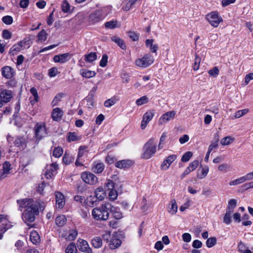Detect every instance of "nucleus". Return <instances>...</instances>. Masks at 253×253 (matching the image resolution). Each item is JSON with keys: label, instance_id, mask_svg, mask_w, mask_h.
Here are the masks:
<instances>
[{"label": "nucleus", "instance_id": "obj_1", "mask_svg": "<svg viewBox=\"0 0 253 253\" xmlns=\"http://www.w3.org/2000/svg\"><path fill=\"white\" fill-rule=\"evenodd\" d=\"M44 209L39 202H36L29 207L25 209L22 214V219L24 222L29 225V223L33 222L35 220V216L39 213V210Z\"/></svg>", "mask_w": 253, "mask_h": 253}, {"label": "nucleus", "instance_id": "obj_2", "mask_svg": "<svg viewBox=\"0 0 253 253\" xmlns=\"http://www.w3.org/2000/svg\"><path fill=\"white\" fill-rule=\"evenodd\" d=\"M111 209V204L105 203L98 208L92 210V215L94 219L99 221H106L109 216V210Z\"/></svg>", "mask_w": 253, "mask_h": 253}, {"label": "nucleus", "instance_id": "obj_3", "mask_svg": "<svg viewBox=\"0 0 253 253\" xmlns=\"http://www.w3.org/2000/svg\"><path fill=\"white\" fill-rule=\"evenodd\" d=\"M157 149V143L155 139L150 138L144 145L143 147V153L142 158L145 159L151 158L156 153Z\"/></svg>", "mask_w": 253, "mask_h": 253}, {"label": "nucleus", "instance_id": "obj_4", "mask_svg": "<svg viewBox=\"0 0 253 253\" xmlns=\"http://www.w3.org/2000/svg\"><path fill=\"white\" fill-rule=\"evenodd\" d=\"M107 8L103 7L97 9L89 14L88 21L89 22L95 24L103 20L107 15Z\"/></svg>", "mask_w": 253, "mask_h": 253}, {"label": "nucleus", "instance_id": "obj_5", "mask_svg": "<svg viewBox=\"0 0 253 253\" xmlns=\"http://www.w3.org/2000/svg\"><path fill=\"white\" fill-rule=\"evenodd\" d=\"M153 57L149 54H145L143 57L137 59L135 61V64L138 67L145 68L154 62Z\"/></svg>", "mask_w": 253, "mask_h": 253}, {"label": "nucleus", "instance_id": "obj_6", "mask_svg": "<svg viewBox=\"0 0 253 253\" xmlns=\"http://www.w3.org/2000/svg\"><path fill=\"white\" fill-rule=\"evenodd\" d=\"M35 137L36 141L38 142L42 138L46 136L47 131L45 126L44 123H38L36 124L34 127Z\"/></svg>", "mask_w": 253, "mask_h": 253}, {"label": "nucleus", "instance_id": "obj_7", "mask_svg": "<svg viewBox=\"0 0 253 253\" xmlns=\"http://www.w3.org/2000/svg\"><path fill=\"white\" fill-rule=\"evenodd\" d=\"M206 19L210 24L214 27H217L223 20L221 17L216 11H212L208 14L206 15Z\"/></svg>", "mask_w": 253, "mask_h": 253}, {"label": "nucleus", "instance_id": "obj_8", "mask_svg": "<svg viewBox=\"0 0 253 253\" xmlns=\"http://www.w3.org/2000/svg\"><path fill=\"white\" fill-rule=\"evenodd\" d=\"M81 178L86 183L93 185L98 180L97 177L93 173L89 172H84L81 175Z\"/></svg>", "mask_w": 253, "mask_h": 253}, {"label": "nucleus", "instance_id": "obj_9", "mask_svg": "<svg viewBox=\"0 0 253 253\" xmlns=\"http://www.w3.org/2000/svg\"><path fill=\"white\" fill-rule=\"evenodd\" d=\"M58 168V165L56 163H53L49 166H47L45 169L44 173L45 177L47 179L51 178L53 176L56 174Z\"/></svg>", "mask_w": 253, "mask_h": 253}, {"label": "nucleus", "instance_id": "obj_10", "mask_svg": "<svg viewBox=\"0 0 253 253\" xmlns=\"http://www.w3.org/2000/svg\"><path fill=\"white\" fill-rule=\"evenodd\" d=\"M17 204L18 206V210L22 211L23 209H27V207H29L30 205L34 204L33 199L31 198H25L20 199L17 200Z\"/></svg>", "mask_w": 253, "mask_h": 253}, {"label": "nucleus", "instance_id": "obj_11", "mask_svg": "<svg viewBox=\"0 0 253 253\" xmlns=\"http://www.w3.org/2000/svg\"><path fill=\"white\" fill-rule=\"evenodd\" d=\"M176 113L174 111H169L163 114L159 119V123L160 125L166 123L174 118Z\"/></svg>", "mask_w": 253, "mask_h": 253}, {"label": "nucleus", "instance_id": "obj_12", "mask_svg": "<svg viewBox=\"0 0 253 253\" xmlns=\"http://www.w3.org/2000/svg\"><path fill=\"white\" fill-rule=\"evenodd\" d=\"M26 43V41L22 40L19 42L13 45L9 50V53L12 55L16 54L25 46Z\"/></svg>", "mask_w": 253, "mask_h": 253}, {"label": "nucleus", "instance_id": "obj_13", "mask_svg": "<svg viewBox=\"0 0 253 253\" xmlns=\"http://www.w3.org/2000/svg\"><path fill=\"white\" fill-rule=\"evenodd\" d=\"M122 242L120 239H119L117 233H114L113 234V237L109 242V247L111 249L114 250L121 245Z\"/></svg>", "mask_w": 253, "mask_h": 253}, {"label": "nucleus", "instance_id": "obj_14", "mask_svg": "<svg viewBox=\"0 0 253 253\" xmlns=\"http://www.w3.org/2000/svg\"><path fill=\"white\" fill-rule=\"evenodd\" d=\"M71 58L69 53L56 55L53 57V61L56 63H64L68 61Z\"/></svg>", "mask_w": 253, "mask_h": 253}, {"label": "nucleus", "instance_id": "obj_15", "mask_svg": "<svg viewBox=\"0 0 253 253\" xmlns=\"http://www.w3.org/2000/svg\"><path fill=\"white\" fill-rule=\"evenodd\" d=\"M13 97L11 90L3 89L1 91L0 98L1 101L4 103L9 102Z\"/></svg>", "mask_w": 253, "mask_h": 253}, {"label": "nucleus", "instance_id": "obj_16", "mask_svg": "<svg viewBox=\"0 0 253 253\" xmlns=\"http://www.w3.org/2000/svg\"><path fill=\"white\" fill-rule=\"evenodd\" d=\"M11 169V164L8 162H5L2 166V169L0 170V180L5 178Z\"/></svg>", "mask_w": 253, "mask_h": 253}, {"label": "nucleus", "instance_id": "obj_17", "mask_svg": "<svg viewBox=\"0 0 253 253\" xmlns=\"http://www.w3.org/2000/svg\"><path fill=\"white\" fill-rule=\"evenodd\" d=\"M55 196L56 208L62 209L65 205L64 195L60 192H56L55 193Z\"/></svg>", "mask_w": 253, "mask_h": 253}, {"label": "nucleus", "instance_id": "obj_18", "mask_svg": "<svg viewBox=\"0 0 253 253\" xmlns=\"http://www.w3.org/2000/svg\"><path fill=\"white\" fill-rule=\"evenodd\" d=\"M78 247L80 251L86 253H91V250L89 247L87 242L84 240H78Z\"/></svg>", "mask_w": 253, "mask_h": 253}, {"label": "nucleus", "instance_id": "obj_19", "mask_svg": "<svg viewBox=\"0 0 253 253\" xmlns=\"http://www.w3.org/2000/svg\"><path fill=\"white\" fill-rule=\"evenodd\" d=\"M14 73V70L10 66H5L1 69L2 76L7 79L12 78Z\"/></svg>", "mask_w": 253, "mask_h": 253}, {"label": "nucleus", "instance_id": "obj_20", "mask_svg": "<svg viewBox=\"0 0 253 253\" xmlns=\"http://www.w3.org/2000/svg\"><path fill=\"white\" fill-rule=\"evenodd\" d=\"M176 155L174 154L168 156L161 165L162 168L165 170L168 169L170 165L176 159Z\"/></svg>", "mask_w": 253, "mask_h": 253}, {"label": "nucleus", "instance_id": "obj_21", "mask_svg": "<svg viewBox=\"0 0 253 253\" xmlns=\"http://www.w3.org/2000/svg\"><path fill=\"white\" fill-rule=\"evenodd\" d=\"M63 115V112L59 108H54L51 113V117L53 121H58L60 120Z\"/></svg>", "mask_w": 253, "mask_h": 253}, {"label": "nucleus", "instance_id": "obj_22", "mask_svg": "<svg viewBox=\"0 0 253 253\" xmlns=\"http://www.w3.org/2000/svg\"><path fill=\"white\" fill-rule=\"evenodd\" d=\"M111 209L109 210V212L112 213L113 217L116 219H121L123 216V213L120 210L116 207L113 206L111 204Z\"/></svg>", "mask_w": 253, "mask_h": 253}, {"label": "nucleus", "instance_id": "obj_23", "mask_svg": "<svg viewBox=\"0 0 253 253\" xmlns=\"http://www.w3.org/2000/svg\"><path fill=\"white\" fill-rule=\"evenodd\" d=\"M30 92L32 94L33 98L31 97L30 98L31 104L33 105L37 102H38L39 100V96L38 93V91L35 87H32L30 89Z\"/></svg>", "mask_w": 253, "mask_h": 253}, {"label": "nucleus", "instance_id": "obj_24", "mask_svg": "<svg viewBox=\"0 0 253 253\" xmlns=\"http://www.w3.org/2000/svg\"><path fill=\"white\" fill-rule=\"evenodd\" d=\"M14 144L17 147L24 148L26 146V139L23 136H18L15 139Z\"/></svg>", "mask_w": 253, "mask_h": 253}, {"label": "nucleus", "instance_id": "obj_25", "mask_svg": "<svg viewBox=\"0 0 253 253\" xmlns=\"http://www.w3.org/2000/svg\"><path fill=\"white\" fill-rule=\"evenodd\" d=\"M80 74L84 78L89 79L94 77L96 73L95 71L82 69L80 70Z\"/></svg>", "mask_w": 253, "mask_h": 253}, {"label": "nucleus", "instance_id": "obj_26", "mask_svg": "<svg viewBox=\"0 0 253 253\" xmlns=\"http://www.w3.org/2000/svg\"><path fill=\"white\" fill-rule=\"evenodd\" d=\"M94 193L96 198L99 201L103 200L105 196V191L101 187L97 188Z\"/></svg>", "mask_w": 253, "mask_h": 253}, {"label": "nucleus", "instance_id": "obj_27", "mask_svg": "<svg viewBox=\"0 0 253 253\" xmlns=\"http://www.w3.org/2000/svg\"><path fill=\"white\" fill-rule=\"evenodd\" d=\"M154 40L153 39H147L145 41V44L147 47H149L150 50L154 52H157V51L158 49V45L157 44H153Z\"/></svg>", "mask_w": 253, "mask_h": 253}, {"label": "nucleus", "instance_id": "obj_28", "mask_svg": "<svg viewBox=\"0 0 253 253\" xmlns=\"http://www.w3.org/2000/svg\"><path fill=\"white\" fill-rule=\"evenodd\" d=\"M131 163V162L129 160H124L117 162L115 164V166L116 167L120 169L126 168L129 167Z\"/></svg>", "mask_w": 253, "mask_h": 253}, {"label": "nucleus", "instance_id": "obj_29", "mask_svg": "<svg viewBox=\"0 0 253 253\" xmlns=\"http://www.w3.org/2000/svg\"><path fill=\"white\" fill-rule=\"evenodd\" d=\"M104 169V165L102 163H94L92 168L93 171L96 173H101Z\"/></svg>", "mask_w": 253, "mask_h": 253}, {"label": "nucleus", "instance_id": "obj_30", "mask_svg": "<svg viewBox=\"0 0 253 253\" xmlns=\"http://www.w3.org/2000/svg\"><path fill=\"white\" fill-rule=\"evenodd\" d=\"M30 240L34 244H37L40 242V237L38 233L36 231H33L30 234Z\"/></svg>", "mask_w": 253, "mask_h": 253}, {"label": "nucleus", "instance_id": "obj_31", "mask_svg": "<svg viewBox=\"0 0 253 253\" xmlns=\"http://www.w3.org/2000/svg\"><path fill=\"white\" fill-rule=\"evenodd\" d=\"M111 40L116 43L122 49H126V45L123 40L116 36L112 37Z\"/></svg>", "mask_w": 253, "mask_h": 253}, {"label": "nucleus", "instance_id": "obj_32", "mask_svg": "<svg viewBox=\"0 0 253 253\" xmlns=\"http://www.w3.org/2000/svg\"><path fill=\"white\" fill-rule=\"evenodd\" d=\"M91 244L95 248H99L102 245V239L100 237H95L92 239Z\"/></svg>", "mask_w": 253, "mask_h": 253}, {"label": "nucleus", "instance_id": "obj_33", "mask_svg": "<svg viewBox=\"0 0 253 253\" xmlns=\"http://www.w3.org/2000/svg\"><path fill=\"white\" fill-rule=\"evenodd\" d=\"M246 181H247V179L246 178L245 175H244V176H241L238 178L234 179L232 181H231L229 182V184L230 186L237 185L243 183L244 182H245Z\"/></svg>", "mask_w": 253, "mask_h": 253}, {"label": "nucleus", "instance_id": "obj_34", "mask_svg": "<svg viewBox=\"0 0 253 253\" xmlns=\"http://www.w3.org/2000/svg\"><path fill=\"white\" fill-rule=\"evenodd\" d=\"M97 59V54L95 52H90L84 56V60L87 62H92Z\"/></svg>", "mask_w": 253, "mask_h": 253}, {"label": "nucleus", "instance_id": "obj_35", "mask_svg": "<svg viewBox=\"0 0 253 253\" xmlns=\"http://www.w3.org/2000/svg\"><path fill=\"white\" fill-rule=\"evenodd\" d=\"M66 219L64 215H60L57 216L55 219V222L57 225L61 227L66 223Z\"/></svg>", "mask_w": 253, "mask_h": 253}, {"label": "nucleus", "instance_id": "obj_36", "mask_svg": "<svg viewBox=\"0 0 253 253\" xmlns=\"http://www.w3.org/2000/svg\"><path fill=\"white\" fill-rule=\"evenodd\" d=\"M234 141V138L228 136L223 138L220 140V143L222 145H228L232 143Z\"/></svg>", "mask_w": 253, "mask_h": 253}, {"label": "nucleus", "instance_id": "obj_37", "mask_svg": "<svg viewBox=\"0 0 253 253\" xmlns=\"http://www.w3.org/2000/svg\"><path fill=\"white\" fill-rule=\"evenodd\" d=\"M74 160V159L72 156L66 153L65 154L62 159L63 163L66 165H69L73 163Z\"/></svg>", "mask_w": 253, "mask_h": 253}, {"label": "nucleus", "instance_id": "obj_38", "mask_svg": "<svg viewBox=\"0 0 253 253\" xmlns=\"http://www.w3.org/2000/svg\"><path fill=\"white\" fill-rule=\"evenodd\" d=\"M66 253H77V250L76 246L74 243H71L67 247Z\"/></svg>", "mask_w": 253, "mask_h": 253}, {"label": "nucleus", "instance_id": "obj_39", "mask_svg": "<svg viewBox=\"0 0 253 253\" xmlns=\"http://www.w3.org/2000/svg\"><path fill=\"white\" fill-rule=\"evenodd\" d=\"M38 41L41 42L46 41L47 37V34L44 30H42L37 36Z\"/></svg>", "mask_w": 253, "mask_h": 253}, {"label": "nucleus", "instance_id": "obj_40", "mask_svg": "<svg viewBox=\"0 0 253 253\" xmlns=\"http://www.w3.org/2000/svg\"><path fill=\"white\" fill-rule=\"evenodd\" d=\"M78 233L76 230H71L69 233L66 237V240L68 241H73L75 239L77 236Z\"/></svg>", "mask_w": 253, "mask_h": 253}, {"label": "nucleus", "instance_id": "obj_41", "mask_svg": "<svg viewBox=\"0 0 253 253\" xmlns=\"http://www.w3.org/2000/svg\"><path fill=\"white\" fill-rule=\"evenodd\" d=\"M154 117V113L152 111H149L146 112L143 117V120H145V121L149 123L153 118Z\"/></svg>", "mask_w": 253, "mask_h": 253}, {"label": "nucleus", "instance_id": "obj_42", "mask_svg": "<svg viewBox=\"0 0 253 253\" xmlns=\"http://www.w3.org/2000/svg\"><path fill=\"white\" fill-rule=\"evenodd\" d=\"M249 111L248 109H244L243 110H239L237 111L234 115V118L237 119L247 114Z\"/></svg>", "mask_w": 253, "mask_h": 253}, {"label": "nucleus", "instance_id": "obj_43", "mask_svg": "<svg viewBox=\"0 0 253 253\" xmlns=\"http://www.w3.org/2000/svg\"><path fill=\"white\" fill-rule=\"evenodd\" d=\"M63 150L61 147H58L54 149L53 156L56 158H59L63 154Z\"/></svg>", "mask_w": 253, "mask_h": 253}, {"label": "nucleus", "instance_id": "obj_44", "mask_svg": "<svg viewBox=\"0 0 253 253\" xmlns=\"http://www.w3.org/2000/svg\"><path fill=\"white\" fill-rule=\"evenodd\" d=\"M117 101L116 97H112L109 99L106 100L104 102V106L106 107H110L114 105Z\"/></svg>", "mask_w": 253, "mask_h": 253}, {"label": "nucleus", "instance_id": "obj_45", "mask_svg": "<svg viewBox=\"0 0 253 253\" xmlns=\"http://www.w3.org/2000/svg\"><path fill=\"white\" fill-rule=\"evenodd\" d=\"M177 207L176 204V202L174 200H173L171 201V207L169 210V213L173 214L177 212Z\"/></svg>", "mask_w": 253, "mask_h": 253}, {"label": "nucleus", "instance_id": "obj_46", "mask_svg": "<svg viewBox=\"0 0 253 253\" xmlns=\"http://www.w3.org/2000/svg\"><path fill=\"white\" fill-rule=\"evenodd\" d=\"M80 139V137L78 136L75 132H70L68 136L69 142L78 141Z\"/></svg>", "mask_w": 253, "mask_h": 253}, {"label": "nucleus", "instance_id": "obj_47", "mask_svg": "<svg viewBox=\"0 0 253 253\" xmlns=\"http://www.w3.org/2000/svg\"><path fill=\"white\" fill-rule=\"evenodd\" d=\"M63 96V93H59L57 94L54 98L53 100L51 102V105L52 106H56L58 103L61 101V98Z\"/></svg>", "mask_w": 253, "mask_h": 253}, {"label": "nucleus", "instance_id": "obj_48", "mask_svg": "<svg viewBox=\"0 0 253 253\" xmlns=\"http://www.w3.org/2000/svg\"><path fill=\"white\" fill-rule=\"evenodd\" d=\"M148 102V99L146 96H143L142 97L137 99L136 101V104L138 106H140L147 103Z\"/></svg>", "mask_w": 253, "mask_h": 253}, {"label": "nucleus", "instance_id": "obj_49", "mask_svg": "<svg viewBox=\"0 0 253 253\" xmlns=\"http://www.w3.org/2000/svg\"><path fill=\"white\" fill-rule=\"evenodd\" d=\"M216 243V239L215 237H211L208 238L206 241V245L208 248H211Z\"/></svg>", "mask_w": 253, "mask_h": 253}, {"label": "nucleus", "instance_id": "obj_50", "mask_svg": "<svg viewBox=\"0 0 253 253\" xmlns=\"http://www.w3.org/2000/svg\"><path fill=\"white\" fill-rule=\"evenodd\" d=\"M61 7L62 11L65 13L69 12L70 11V4L66 0L63 1Z\"/></svg>", "mask_w": 253, "mask_h": 253}, {"label": "nucleus", "instance_id": "obj_51", "mask_svg": "<svg viewBox=\"0 0 253 253\" xmlns=\"http://www.w3.org/2000/svg\"><path fill=\"white\" fill-rule=\"evenodd\" d=\"M192 155L193 153L191 152H187L182 157L181 161L183 162H188L192 157Z\"/></svg>", "mask_w": 253, "mask_h": 253}, {"label": "nucleus", "instance_id": "obj_52", "mask_svg": "<svg viewBox=\"0 0 253 253\" xmlns=\"http://www.w3.org/2000/svg\"><path fill=\"white\" fill-rule=\"evenodd\" d=\"M209 74L213 77H216L219 74V69L218 67H214L212 69L208 71Z\"/></svg>", "mask_w": 253, "mask_h": 253}, {"label": "nucleus", "instance_id": "obj_53", "mask_svg": "<svg viewBox=\"0 0 253 253\" xmlns=\"http://www.w3.org/2000/svg\"><path fill=\"white\" fill-rule=\"evenodd\" d=\"M59 73L56 67H52L49 69L48 74L50 77H54L57 74Z\"/></svg>", "mask_w": 253, "mask_h": 253}, {"label": "nucleus", "instance_id": "obj_54", "mask_svg": "<svg viewBox=\"0 0 253 253\" xmlns=\"http://www.w3.org/2000/svg\"><path fill=\"white\" fill-rule=\"evenodd\" d=\"M2 21L6 25H10L13 22V18L11 16H5L2 17Z\"/></svg>", "mask_w": 253, "mask_h": 253}, {"label": "nucleus", "instance_id": "obj_55", "mask_svg": "<svg viewBox=\"0 0 253 253\" xmlns=\"http://www.w3.org/2000/svg\"><path fill=\"white\" fill-rule=\"evenodd\" d=\"M199 163L198 160H194L190 163L189 166L187 168H189L191 171H192L197 168L199 165Z\"/></svg>", "mask_w": 253, "mask_h": 253}, {"label": "nucleus", "instance_id": "obj_56", "mask_svg": "<svg viewBox=\"0 0 253 253\" xmlns=\"http://www.w3.org/2000/svg\"><path fill=\"white\" fill-rule=\"evenodd\" d=\"M2 37L3 39L9 40L12 37V34L8 30L5 29L2 31Z\"/></svg>", "mask_w": 253, "mask_h": 253}, {"label": "nucleus", "instance_id": "obj_57", "mask_svg": "<svg viewBox=\"0 0 253 253\" xmlns=\"http://www.w3.org/2000/svg\"><path fill=\"white\" fill-rule=\"evenodd\" d=\"M200 62L201 58L197 55H196L195 57L194 65L193 66V69L195 71H197L199 69Z\"/></svg>", "mask_w": 253, "mask_h": 253}, {"label": "nucleus", "instance_id": "obj_58", "mask_svg": "<svg viewBox=\"0 0 253 253\" xmlns=\"http://www.w3.org/2000/svg\"><path fill=\"white\" fill-rule=\"evenodd\" d=\"M108 62V56L106 54H103L102 59L100 61L99 65L102 67H104L106 66Z\"/></svg>", "mask_w": 253, "mask_h": 253}, {"label": "nucleus", "instance_id": "obj_59", "mask_svg": "<svg viewBox=\"0 0 253 253\" xmlns=\"http://www.w3.org/2000/svg\"><path fill=\"white\" fill-rule=\"evenodd\" d=\"M112 237H113V234H111V232L109 231L106 232L102 235V238L104 241H107V242H110Z\"/></svg>", "mask_w": 253, "mask_h": 253}, {"label": "nucleus", "instance_id": "obj_60", "mask_svg": "<svg viewBox=\"0 0 253 253\" xmlns=\"http://www.w3.org/2000/svg\"><path fill=\"white\" fill-rule=\"evenodd\" d=\"M87 147L85 146H81L79 148V152L78 154V157L81 158L84 154L86 151Z\"/></svg>", "mask_w": 253, "mask_h": 253}, {"label": "nucleus", "instance_id": "obj_61", "mask_svg": "<svg viewBox=\"0 0 253 253\" xmlns=\"http://www.w3.org/2000/svg\"><path fill=\"white\" fill-rule=\"evenodd\" d=\"M237 248L238 252L242 253L245 250L247 249V247L245 243L240 241L238 243Z\"/></svg>", "mask_w": 253, "mask_h": 253}, {"label": "nucleus", "instance_id": "obj_62", "mask_svg": "<svg viewBox=\"0 0 253 253\" xmlns=\"http://www.w3.org/2000/svg\"><path fill=\"white\" fill-rule=\"evenodd\" d=\"M117 24V22L115 21H110L107 22L105 24V26L107 28L113 29L114 28Z\"/></svg>", "mask_w": 253, "mask_h": 253}, {"label": "nucleus", "instance_id": "obj_63", "mask_svg": "<svg viewBox=\"0 0 253 253\" xmlns=\"http://www.w3.org/2000/svg\"><path fill=\"white\" fill-rule=\"evenodd\" d=\"M191 205V201L188 200L183 205L180 207V211H184L186 209H188Z\"/></svg>", "mask_w": 253, "mask_h": 253}, {"label": "nucleus", "instance_id": "obj_64", "mask_svg": "<svg viewBox=\"0 0 253 253\" xmlns=\"http://www.w3.org/2000/svg\"><path fill=\"white\" fill-rule=\"evenodd\" d=\"M209 172V167L207 166H205L202 168V175L200 177V178L203 179L205 178Z\"/></svg>", "mask_w": 253, "mask_h": 253}]
</instances>
